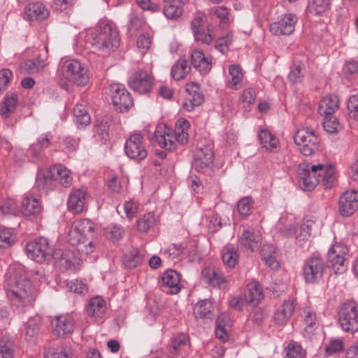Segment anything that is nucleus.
I'll return each instance as SVG.
<instances>
[{
  "instance_id": "47",
  "label": "nucleus",
  "mask_w": 358,
  "mask_h": 358,
  "mask_svg": "<svg viewBox=\"0 0 358 358\" xmlns=\"http://www.w3.org/2000/svg\"><path fill=\"white\" fill-rule=\"evenodd\" d=\"M142 257L136 248H133L124 256V264L129 268H134L140 264Z\"/></svg>"
},
{
  "instance_id": "15",
  "label": "nucleus",
  "mask_w": 358,
  "mask_h": 358,
  "mask_svg": "<svg viewBox=\"0 0 358 358\" xmlns=\"http://www.w3.org/2000/svg\"><path fill=\"white\" fill-rule=\"evenodd\" d=\"M358 208V192L346 191L339 201V210L343 216H350Z\"/></svg>"
},
{
  "instance_id": "20",
  "label": "nucleus",
  "mask_w": 358,
  "mask_h": 358,
  "mask_svg": "<svg viewBox=\"0 0 358 358\" xmlns=\"http://www.w3.org/2000/svg\"><path fill=\"white\" fill-rule=\"evenodd\" d=\"M191 63L201 75L207 74L212 68L211 59L205 57L203 52L199 50L192 51Z\"/></svg>"
},
{
  "instance_id": "60",
  "label": "nucleus",
  "mask_w": 358,
  "mask_h": 358,
  "mask_svg": "<svg viewBox=\"0 0 358 358\" xmlns=\"http://www.w3.org/2000/svg\"><path fill=\"white\" fill-rule=\"evenodd\" d=\"M345 76L348 79H358V61H350L344 66Z\"/></svg>"
},
{
  "instance_id": "51",
  "label": "nucleus",
  "mask_w": 358,
  "mask_h": 358,
  "mask_svg": "<svg viewBox=\"0 0 358 358\" xmlns=\"http://www.w3.org/2000/svg\"><path fill=\"white\" fill-rule=\"evenodd\" d=\"M229 72L231 76V80L229 82V85L236 90L237 85H240L243 80L242 69L238 65L231 64L229 68Z\"/></svg>"
},
{
  "instance_id": "11",
  "label": "nucleus",
  "mask_w": 358,
  "mask_h": 358,
  "mask_svg": "<svg viewBox=\"0 0 358 358\" xmlns=\"http://www.w3.org/2000/svg\"><path fill=\"white\" fill-rule=\"evenodd\" d=\"M109 95L116 110L121 113L128 110L133 105V99L129 92L122 85L113 83L110 85Z\"/></svg>"
},
{
  "instance_id": "7",
  "label": "nucleus",
  "mask_w": 358,
  "mask_h": 358,
  "mask_svg": "<svg viewBox=\"0 0 358 358\" xmlns=\"http://www.w3.org/2000/svg\"><path fill=\"white\" fill-rule=\"evenodd\" d=\"M156 143L162 148L166 150H174L176 147V142L180 145L187 143V132L174 131L173 134H170V129L166 127H158L155 132Z\"/></svg>"
},
{
  "instance_id": "45",
  "label": "nucleus",
  "mask_w": 358,
  "mask_h": 358,
  "mask_svg": "<svg viewBox=\"0 0 358 358\" xmlns=\"http://www.w3.org/2000/svg\"><path fill=\"white\" fill-rule=\"evenodd\" d=\"M184 4L180 3H172L165 4L163 8V13L168 19L177 20L182 15L183 10L182 6Z\"/></svg>"
},
{
  "instance_id": "1",
  "label": "nucleus",
  "mask_w": 358,
  "mask_h": 358,
  "mask_svg": "<svg viewBox=\"0 0 358 358\" xmlns=\"http://www.w3.org/2000/svg\"><path fill=\"white\" fill-rule=\"evenodd\" d=\"M6 294L12 306L19 311L31 307L36 298L34 288L20 264L10 266L6 273Z\"/></svg>"
},
{
  "instance_id": "28",
  "label": "nucleus",
  "mask_w": 358,
  "mask_h": 358,
  "mask_svg": "<svg viewBox=\"0 0 358 358\" xmlns=\"http://www.w3.org/2000/svg\"><path fill=\"white\" fill-rule=\"evenodd\" d=\"M201 277L203 281L213 287H220L225 282L220 271L213 267H207L202 270Z\"/></svg>"
},
{
  "instance_id": "36",
  "label": "nucleus",
  "mask_w": 358,
  "mask_h": 358,
  "mask_svg": "<svg viewBox=\"0 0 358 358\" xmlns=\"http://www.w3.org/2000/svg\"><path fill=\"white\" fill-rule=\"evenodd\" d=\"M55 181L58 180L64 187H68L71 185L72 178L70 171L61 164L52 166Z\"/></svg>"
},
{
  "instance_id": "8",
  "label": "nucleus",
  "mask_w": 358,
  "mask_h": 358,
  "mask_svg": "<svg viewBox=\"0 0 358 358\" xmlns=\"http://www.w3.org/2000/svg\"><path fill=\"white\" fill-rule=\"evenodd\" d=\"M294 142L301 146V152L305 156H310L317 149L320 138L315 132L308 128L299 129L294 137Z\"/></svg>"
},
{
  "instance_id": "17",
  "label": "nucleus",
  "mask_w": 358,
  "mask_h": 358,
  "mask_svg": "<svg viewBox=\"0 0 358 358\" xmlns=\"http://www.w3.org/2000/svg\"><path fill=\"white\" fill-rule=\"evenodd\" d=\"M239 241L241 245L245 249L255 251L261 245L262 236L258 230L248 229L243 231Z\"/></svg>"
},
{
  "instance_id": "29",
  "label": "nucleus",
  "mask_w": 358,
  "mask_h": 358,
  "mask_svg": "<svg viewBox=\"0 0 358 358\" xmlns=\"http://www.w3.org/2000/svg\"><path fill=\"white\" fill-rule=\"evenodd\" d=\"M339 99L336 94H330L323 98L321 101L318 111L321 115H333L338 110Z\"/></svg>"
},
{
  "instance_id": "49",
  "label": "nucleus",
  "mask_w": 358,
  "mask_h": 358,
  "mask_svg": "<svg viewBox=\"0 0 358 358\" xmlns=\"http://www.w3.org/2000/svg\"><path fill=\"white\" fill-rule=\"evenodd\" d=\"M304 313V322L306 327L304 329L305 333L307 336H310L313 332V329L317 328V323L316 320V314L315 312L310 310H305Z\"/></svg>"
},
{
  "instance_id": "57",
  "label": "nucleus",
  "mask_w": 358,
  "mask_h": 358,
  "mask_svg": "<svg viewBox=\"0 0 358 358\" xmlns=\"http://www.w3.org/2000/svg\"><path fill=\"white\" fill-rule=\"evenodd\" d=\"M41 324V318L38 316L29 319L27 323L26 336L29 338L34 337L38 334L40 326Z\"/></svg>"
},
{
  "instance_id": "40",
  "label": "nucleus",
  "mask_w": 358,
  "mask_h": 358,
  "mask_svg": "<svg viewBox=\"0 0 358 358\" xmlns=\"http://www.w3.org/2000/svg\"><path fill=\"white\" fill-rule=\"evenodd\" d=\"M73 112L78 124L86 127L90 124V116L83 105L76 104Z\"/></svg>"
},
{
  "instance_id": "46",
  "label": "nucleus",
  "mask_w": 358,
  "mask_h": 358,
  "mask_svg": "<svg viewBox=\"0 0 358 358\" xmlns=\"http://www.w3.org/2000/svg\"><path fill=\"white\" fill-rule=\"evenodd\" d=\"M305 72L303 64L300 62H296L291 66L288 78L293 83H299L302 80Z\"/></svg>"
},
{
  "instance_id": "3",
  "label": "nucleus",
  "mask_w": 358,
  "mask_h": 358,
  "mask_svg": "<svg viewBox=\"0 0 358 358\" xmlns=\"http://www.w3.org/2000/svg\"><path fill=\"white\" fill-rule=\"evenodd\" d=\"M119 32L112 22L99 23V31L95 34L92 45L96 50L108 54L120 45Z\"/></svg>"
},
{
  "instance_id": "31",
  "label": "nucleus",
  "mask_w": 358,
  "mask_h": 358,
  "mask_svg": "<svg viewBox=\"0 0 358 358\" xmlns=\"http://www.w3.org/2000/svg\"><path fill=\"white\" fill-rule=\"evenodd\" d=\"M313 224L314 222L310 220H307L301 225L296 224L294 236L300 247H303L309 240Z\"/></svg>"
},
{
  "instance_id": "30",
  "label": "nucleus",
  "mask_w": 358,
  "mask_h": 358,
  "mask_svg": "<svg viewBox=\"0 0 358 358\" xmlns=\"http://www.w3.org/2000/svg\"><path fill=\"white\" fill-rule=\"evenodd\" d=\"M42 206L41 201L32 196H26L22 203L21 210L24 215H38L41 213Z\"/></svg>"
},
{
  "instance_id": "44",
  "label": "nucleus",
  "mask_w": 358,
  "mask_h": 358,
  "mask_svg": "<svg viewBox=\"0 0 358 358\" xmlns=\"http://www.w3.org/2000/svg\"><path fill=\"white\" fill-rule=\"evenodd\" d=\"M189 342L188 335L186 334H180L171 340V345L170 347V353L172 355H178L181 350L182 348L187 345Z\"/></svg>"
},
{
  "instance_id": "43",
  "label": "nucleus",
  "mask_w": 358,
  "mask_h": 358,
  "mask_svg": "<svg viewBox=\"0 0 358 358\" xmlns=\"http://www.w3.org/2000/svg\"><path fill=\"white\" fill-rule=\"evenodd\" d=\"M157 219L153 213H148L143 215L137 220L138 231L145 233L157 224Z\"/></svg>"
},
{
  "instance_id": "22",
  "label": "nucleus",
  "mask_w": 358,
  "mask_h": 358,
  "mask_svg": "<svg viewBox=\"0 0 358 358\" xmlns=\"http://www.w3.org/2000/svg\"><path fill=\"white\" fill-rule=\"evenodd\" d=\"M87 315L97 320L103 317L106 310V302L101 296L92 298L86 308Z\"/></svg>"
},
{
  "instance_id": "5",
  "label": "nucleus",
  "mask_w": 358,
  "mask_h": 358,
  "mask_svg": "<svg viewBox=\"0 0 358 358\" xmlns=\"http://www.w3.org/2000/svg\"><path fill=\"white\" fill-rule=\"evenodd\" d=\"M54 251V246L45 237H39L26 245L27 256L40 263L52 258Z\"/></svg>"
},
{
  "instance_id": "4",
  "label": "nucleus",
  "mask_w": 358,
  "mask_h": 358,
  "mask_svg": "<svg viewBox=\"0 0 358 358\" xmlns=\"http://www.w3.org/2000/svg\"><path fill=\"white\" fill-rule=\"evenodd\" d=\"M64 78L78 86L85 85L90 80L88 70L79 61L66 60L62 66Z\"/></svg>"
},
{
  "instance_id": "21",
  "label": "nucleus",
  "mask_w": 358,
  "mask_h": 358,
  "mask_svg": "<svg viewBox=\"0 0 358 358\" xmlns=\"http://www.w3.org/2000/svg\"><path fill=\"white\" fill-rule=\"evenodd\" d=\"M295 306L294 300L288 299L285 301L282 306L275 312V322L280 326L285 325L293 315Z\"/></svg>"
},
{
  "instance_id": "63",
  "label": "nucleus",
  "mask_w": 358,
  "mask_h": 358,
  "mask_svg": "<svg viewBox=\"0 0 358 358\" xmlns=\"http://www.w3.org/2000/svg\"><path fill=\"white\" fill-rule=\"evenodd\" d=\"M109 122L108 119H100L96 122V132L102 138L106 139L109 130Z\"/></svg>"
},
{
  "instance_id": "9",
  "label": "nucleus",
  "mask_w": 358,
  "mask_h": 358,
  "mask_svg": "<svg viewBox=\"0 0 358 358\" xmlns=\"http://www.w3.org/2000/svg\"><path fill=\"white\" fill-rule=\"evenodd\" d=\"M338 322L345 332L355 333L358 331V306L354 303H345L340 309Z\"/></svg>"
},
{
  "instance_id": "27",
  "label": "nucleus",
  "mask_w": 358,
  "mask_h": 358,
  "mask_svg": "<svg viewBox=\"0 0 358 358\" xmlns=\"http://www.w3.org/2000/svg\"><path fill=\"white\" fill-rule=\"evenodd\" d=\"M55 259V264L59 269L62 271L70 268L74 265L76 257L73 252L59 251L55 252L52 257Z\"/></svg>"
},
{
  "instance_id": "32",
  "label": "nucleus",
  "mask_w": 358,
  "mask_h": 358,
  "mask_svg": "<svg viewBox=\"0 0 358 358\" xmlns=\"http://www.w3.org/2000/svg\"><path fill=\"white\" fill-rule=\"evenodd\" d=\"M68 241L71 245L78 247L79 250H83V247H87V245H89L90 248L92 245V241L88 240L85 235H83L73 225H71L68 233Z\"/></svg>"
},
{
  "instance_id": "38",
  "label": "nucleus",
  "mask_w": 358,
  "mask_h": 358,
  "mask_svg": "<svg viewBox=\"0 0 358 358\" xmlns=\"http://www.w3.org/2000/svg\"><path fill=\"white\" fill-rule=\"evenodd\" d=\"M212 303L208 299L199 301L194 308V315L196 317L201 319H210L212 316Z\"/></svg>"
},
{
  "instance_id": "54",
  "label": "nucleus",
  "mask_w": 358,
  "mask_h": 358,
  "mask_svg": "<svg viewBox=\"0 0 358 358\" xmlns=\"http://www.w3.org/2000/svg\"><path fill=\"white\" fill-rule=\"evenodd\" d=\"M15 236L11 229L0 227V248H8L15 242Z\"/></svg>"
},
{
  "instance_id": "52",
  "label": "nucleus",
  "mask_w": 358,
  "mask_h": 358,
  "mask_svg": "<svg viewBox=\"0 0 358 358\" xmlns=\"http://www.w3.org/2000/svg\"><path fill=\"white\" fill-rule=\"evenodd\" d=\"M331 0H313L310 10L317 15H323L330 8Z\"/></svg>"
},
{
  "instance_id": "56",
  "label": "nucleus",
  "mask_w": 358,
  "mask_h": 358,
  "mask_svg": "<svg viewBox=\"0 0 358 358\" xmlns=\"http://www.w3.org/2000/svg\"><path fill=\"white\" fill-rule=\"evenodd\" d=\"M241 101L243 106V109L245 111H250L251 110V106L254 104L256 99V92L255 90L252 87H248L245 89L241 95Z\"/></svg>"
},
{
  "instance_id": "14",
  "label": "nucleus",
  "mask_w": 358,
  "mask_h": 358,
  "mask_svg": "<svg viewBox=\"0 0 358 358\" xmlns=\"http://www.w3.org/2000/svg\"><path fill=\"white\" fill-rule=\"evenodd\" d=\"M296 22V15L285 14L279 20L271 23L269 30L275 36L290 35L294 31Z\"/></svg>"
},
{
  "instance_id": "23",
  "label": "nucleus",
  "mask_w": 358,
  "mask_h": 358,
  "mask_svg": "<svg viewBox=\"0 0 358 358\" xmlns=\"http://www.w3.org/2000/svg\"><path fill=\"white\" fill-rule=\"evenodd\" d=\"M24 13V18L28 20H43L49 15L48 9L40 2L29 3L25 7Z\"/></svg>"
},
{
  "instance_id": "24",
  "label": "nucleus",
  "mask_w": 358,
  "mask_h": 358,
  "mask_svg": "<svg viewBox=\"0 0 358 358\" xmlns=\"http://www.w3.org/2000/svg\"><path fill=\"white\" fill-rule=\"evenodd\" d=\"M55 176L52 171V166L48 170L39 171L36 178V186L40 190L48 192L55 187Z\"/></svg>"
},
{
  "instance_id": "34",
  "label": "nucleus",
  "mask_w": 358,
  "mask_h": 358,
  "mask_svg": "<svg viewBox=\"0 0 358 358\" xmlns=\"http://www.w3.org/2000/svg\"><path fill=\"white\" fill-rule=\"evenodd\" d=\"M17 103L16 94H7L0 105V115L3 118H8L15 110Z\"/></svg>"
},
{
  "instance_id": "35",
  "label": "nucleus",
  "mask_w": 358,
  "mask_h": 358,
  "mask_svg": "<svg viewBox=\"0 0 358 358\" xmlns=\"http://www.w3.org/2000/svg\"><path fill=\"white\" fill-rule=\"evenodd\" d=\"M191 67L185 57H180L172 66L171 74L176 80L183 79L190 71Z\"/></svg>"
},
{
  "instance_id": "50",
  "label": "nucleus",
  "mask_w": 358,
  "mask_h": 358,
  "mask_svg": "<svg viewBox=\"0 0 358 358\" xmlns=\"http://www.w3.org/2000/svg\"><path fill=\"white\" fill-rule=\"evenodd\" d=\"M328 261L336 273H342L346 270V257L329 255H328Z\"/></svg>"
},
{
  "instance_id": "16",
  "label": "nucleus",
  "mask_w": 358,
  "mask_h": 358,
  "mask_svg": "<svg viewBox=\"0 0 358 358\" xmlns=\"http://www.w3.org/2000/svg\"><path fill=\"white\" fill-rule=\"evenodd\" d=\"M52 332L59 337L71 334L74 330L73 320L69 315H57L52 320Z\"/></svg>"
},
{
  "instance_id": "26",
  "label": "nucleus",
  "mask_w": 358,
  "mask_h": 358,
  "mask_svg": "<svg viewBox=\"0 0 358 358\" xmlns=\"http://www.w3.org/2000/svg\"><path fill=\"white\" fill-rule=\"evenodd\" d=\"M259 139L262 147L270 152H277L280 149L278 139L267 129H262L259 133Z\"/></svg>"
},
{
  "instance_id": "19",
  "label": "nucleus",
  "mask_w": 358,
  "mask_h": 358,
  "mask_svg": "<svg viewBox=\"0 0 358 358\" xmlns=\"http://www.w3.org/2000/svg\"><path fill=\"white\" fill-rule=\"evenodd\" d=\"M86 192L83 189H73L69 194L67 206L73 214H79L84 210Z\"/></svg>"
},
{
  "instance_id": "61",
  "label": "nucleus",
  "mask_w": 358,
  "mask_h": 358,
  "mask_svg": "<svg viewBox=\"0 0 358 358\" xmlns=\"http://www.w3.org/2000/svg\"><path fill=\"white\" fill-rule=\"evenodd\" d=\"M152 43V36L148 33L141 34L137 39V47L142 52L145 53L150 48Z\"/></svg>"
},
{
  "instance_id": "18",
  "label": "nucleus",
  "mask_w": 358,
  "mask_h": 358,
  "mask_svg": "<svg viewBox=\"0 0 358 358\" xmlns=\"http://www.w3.org/2000/svg\"><path fill=\"white\" fill-rule=\"evenodd\" d=\"M162 285L164 291L171 294H177L180 290V274L175 270L169 269L162 278Z\"/></svg>"
},
{
  "instance_id": "55",
  "label": "nucleus",
  "mask_w": 358,
  "mask_h": 358,
  "mask_svg": "<svg viewBox=\"0 0 358 358\" xmlns=\"http://www.w3.org/2000/svg\"><path fill=\"white\" fill-rule=\"evenodd\" d=\"M344 345L343 341L340 338H331L325 345L324 350L327 355H332L341 353L343 351Z\"/></svg>"
},
{
  "instance_id": "13",
  "label": "nucleus",
  "mask_w": 358,
  "mask_h": 358,
  "mask_svg": "<svg viewBox=\"0 0 358 358\" xmlns=\"http://www.w3.org/2000/svg\"><path fill=\"white\" fill-rule=\"evenodd\" d=\"M154 83V78L147 70L139 69L129 80V87L139 94L149 93Z\"/></svg>"
},
{
  "instance_id": "64",
  "label": "nucleus",
  "mask_w": 358,
  "mask_h": 358,
  "mask_svg": "<svg viewBox=\"0 0 358 358\" xmlns=\"http://www.w3.org/2000/svg\"><path fill=\"white\" fill-rule=\"evenodd\" d=\"M347 108L349 111V115L358 120V94L352 95L350 97Z\"/></svg>"
},
{
  "instance_id": "33",
  "label": "nucleus",
  "mask_w": 358,
  "mask_h": 358,
  "mask_svg": "<svg viewBox=\"0 0 358 358\" xmlns=\"http://www.w3.org/2000/svg\"><path fill=\"white\" fill-rule=\"evenodd\" d=\"M72 348L69 345H58L48 348L44 351V358H72Z\"/></svg>"
},
{
  "instance_id": "39",
  "label": "nucleus",
  "mask_w": 358,
  "mask_h": 358,
  "mask_svg": "<svg viewBox=\"0 0 358 358\" xmlns=\"http://www.w3.org/2000/svg\"><path fill=\"white\" fill-rule=\"evenodd\" d=\"M14 343L8 335L0 338V355L3 358L14 357Z\"/></svg>"
},
{
  "instance_id": "42",
  "label": "nucleus",
  "mask_w": 358,
  "mask_h": 358,
  "mask_svg": "<svg viewBox=\"0 0 358 358\" xmlns=\"http://www.w3.org/2000/svg\"><path fill=\"white\" fill-rule=\"evenodd\" d=\"M83 235L90 240L92 236L94 224L88 219H80L75 221L72 224Z\"/></svg>"
},
{
  "instance_id": "53",
  "label": "nucleus",
  "mask_w": 358,
  "mask_h": 358,
  "mask_svg": "<svg viewBox=\"0 0 358 358\" xmlns=\"http://www.w3.org/2000/svg\"><path fill=\"white\" fill-rule=\"evenodd\" d=\"M323 116L324 129L329 134H335L338 131L340 124L336 117L333 115H324Z\"/></svg>"
},
{
  "instance_id": "48",
  "label": "nucleus",
  "mask_w": 358,
  "mask_h": 358,
  "mask_svg": "<svg viewBox=\"0 0 358 358\" xmlns=\"http://www.w3.org/2000/svg\"><path fill=\"white\" fill-rule=\"evenodd\" d=\"M213 31V26L209 24L206 30L203 27L196 29L194 33L195 40L200 41L201 43L209 45L213 40L211 32Z\"/></svg>"
},
{
  "instance_id": "59",
  "label": "nucleus",
  "mask_w": 358,
  "mask_h": 358,
  "mask_svg": "<svg viewBox=\"0 0 358 358\" xmlns=\"http://www.w3.org/2000/svg\"><path fill=\"white\" fill-rule=\"evenodd\" d=\"M0 210L4 215H15L17 206L13 199H6L0 202Z\"/></svg>"
},
{
  "instance_id": "6",
  "label": "nucleus",
  "mask_w": 358,
  "mask_h": 358,
  "mask_svg": "<svg viewBox=\"0 0 358 358\" xmlns=\"http://www.w3.org/2000/svg\"><path fill=\"white\" fill-rule=\"evenodd\" d=\"M214 159L213 143L210 140L198 142L192 167L199 172L210 167Z\"/></svg>"
},
{
  "instance_id": "41",
  "label": "nucleus",
  "mask_w": 358,
  "mask_h": 358,
  "mask_svg": "<svg viewBox=\"0 0 358 358\" xmlns=\"http://www.w3.org/2000/svg\"><path fill=\"white\" fill-rule=\"evenodd\" d=\"M285 358H306V351L301 345L294 341L289 343L285 348Z\"/></svg>"
},
{
  "instance_id": "62",
  "label": "nucleus",
  "mask_w": 358,
  "mask_h": 358,
  "mask_svg": "<svg viewBox=\"0 0 358 358\" xmlns=\"http://www.w3.org/2000/svg\"><path fill=\"white\" fill-rule=\"evenodd\" d=\"M184 249L182 243H173L164 250V255L169 258L176 259L182 253Z\"/></svg>"
},
{
  "instance_id": "58",
  "label": "nucleus",
  "mask_w": 358,
  "mask_h": 358,
  "mask_svg": "<svg viewBox=\"0 0 358 358\" xmlns=\"http://www.w3.org/2000/svg\"><path fill=\"white\" fill-rule=\"evenodd\" d=\"M252 201L250 196H245L240 199L237 204L239 213L243 217H247L252 212Z\"/></svg>"
},
{
  "instance_id": "2",
  "label": "nucleus",
  "mask_w": 358,
  "mask_h": 358,
  "mask_svg": "<svg viewBox=\"0 0 358 358\" xmlns=\"http://www.w3.org/2000/svg\"><path fill=\"white\" fill-rule=\"evenodd\" d=\"M299 185L303 191H311L322 182L325 189L333 187L336 182L335 169L329 165H310L301 163L298 168Z\"/></svg>"
},
{
  "instance_id": "25",
  "label": "nucleus",
  "mask_w": 358,
  "mask_h": 358,
  "mask_svg": "<svg viewBox=\"0 0 358 358\" xmlns=\"http://www.w3.org/2000/svg\"><path fill=\"white\" fill-rule=\"evenodd\" d=\"M263 296L261 286L257 282H252L248 285L244 294V300L246 303L256 306L259 303Z\"/></svg>"
},
{
  "instance_id": "37",
  "label": "nucleus",
  "mask_w": 358,
  "mask_h": 358,
  "mask_svg": "<svg viewBox=\"0 0 358 358\" xmlns=\"http://www.w3.org/2000/svg\"><path fill=\"white\" fill-rule=\"evenodd\" d=\"M238 248L234 245L229 244L223 248L222 261L223 263L230 268L236 266L238 259Z\"/></svg>"
},
{
  "instance_id": "10",
  "label": "nucleus",
  "mask_w": 358,
  "mask_h": 358,
  "mask_svg": "<svg viewBox=\"0 0 358 358\" xmlns=\"http://www.w3.org/2000/svg\"><path fill=\"white\" fill-rule=\"evenodd\" d=\"M126 155L135 161L140 162L148 155V150L143 135L140 133L131 134L124 144Z\"/></svg>"
},
{
  "instance_id": "12",
  "label": "nucleus",
  "mask_w": 358,
  "mask_h": 358,
  "mask_svg": "<svg viewBox=\"0 0 358 358\" xmlns=\"http://www.w3.org/2000/svg\"><path fill=\"white\" fill-rule=\"evenodd\" d=\"M325 264L323 260L316 256L308 258L303 267V278L306 282L315 283L320 281L324 273Z\"/></svg>"
}]
</instances>
